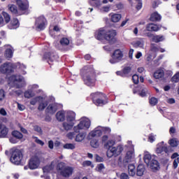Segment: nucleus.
I'll return each mask as SVG.
<instances>
[{
    "label": "nucleus",
    "instance_id": "nucleus-9",
    "mask_svg": "<svg viewBox=\"0 0 179 179\" xmlns=\"http://www.w3.org/2000/svg\"><path fill=\"white\" fill-rule=\"evenodd\" d=\"M92 99H93V102L94 103L95 105L96 106H104V104L106 103V101H104L103 99H99V97H103L106 98V95L103 94L101 92H95L91 94ZM94 99H97L96 101H94Z\"/></svg>",
    "mask_w": 179,
    "mask_h": 179
},
{
    "label": "nucleus",
    "instance_id": "nucleus-64",
    "mask_svg": "<svg viewBox=\"0 0 179 179\" xmlns=\"http://www.w3.org/2000/svg\"><path fill=\"white\" fill-rule=\"evenodd\" d=\"M75 132H70L67 134V138H69V139H73L75 138Z\"/></svg>",
    "mask_w": 179,
    "mask_h": 179
},
{
    "label": "nucleus",
    "instance_id": "nucleus-6",
    "mask_svg": "<svg viewBox=\"0 0 179 179\" xmlns=\"http://www.w3.org/2000/svg\"><path fill=\"white\" fill-rule=\"evenodd\" d=\"M91 125V122L90 120L87 117H82L80 120V123L77 125L75 126L73 129L75 132H79L80 129H89L90 128Z\"/></svg>",
    "mask_w": 179,
    "mask_h": 179
},
{
    "label": "nucleus",
    "instance_id": "nucleus-35",
    "mask_svg": "<svg viewBox=\"0 0 179 179\" xmlns=\"http://www.w3.org/2000/svg\"><path fill=\"white\" fill-rule=\"evenodd\" d=\"M128 173L129 175L131 177H134V176H135L136 171L135 170V165L134 164H129L128 166Z\"/></svg>",
    "mask_w": 179,
    "mask_h": 179
},
{
    "label": "nucleus",
    "instance_id": "nucleus-40",
    "mask_svg": "<svg viewBox=\"0 0 179 179\" xmlns=\"http://www.w3.org/2000/svg\"><path fill=\"white\" fill-rule=\"evenodd\" d=\"M86 138L85 133H80L76 136V142H82Z\"/></svg>",
    "mask_w": 179,
    "mask_h": 179
},
{
    "label": "nucleus",
    "instance_id": "nucleus-19",
    "mask_svg": "<svg viewBox=\"0 0 179 179\" xmlns=\"http://www.w3.org/2000/svg\"><path fill=\"white\" fill-rule=\"evenodd\" d=\"M117 36V31L114 29H110L107 31L105 34V40H107V41H113L114 40V38Z\"/></svg>",
    "mask_w": 179,
    "mask_h": 179
},
{
    "label": "nucleus",
    "instance_id": "nucleus-24",
    "mask_svg": "<svg viewBox=\"0 0 179 179\" xmlns=\"http://www.w3.org/2000/svg\"><path fill=\"white\" fill-rule=\"evenodd\" d=\"M8 132H9V129L6 126L0 123V138H6V135H8Z\"/></svg>",
    "mask_w": 179,
    "mask_h": 179
},
{
    "label": "nucleus",
    "instance_id": "nucleus-14",
    "mask_svg": "<svg viewBox=\"0 0 179 179\" xmlns=\"http://www.w3.org/2000/svg\"><path fill=\"white\" fill-rule=\"evenodd\" d=\"M135 159V152L134 150V146L131 147V150L127 151V155L124 159V163H130V162L134 161Z\"/></svg>",
    "mask_w": 179,
    "mask_h": 179
},
{
    "label": "nucleus",
    "instance_id": "nucleus-45",
    "mask_svg": "<svg viewBox=\"0 0 179 179\" xmlns=\"http://www.w3.org/2000/svg\"><path fill=\"white\" fill-rule=\"evenodd\" d=\"M111 10V5L103 6L100 8L101 12H103L105 13H108V12Z\"/></svg>",
    "mask_w": 179,
    "mask_h": 179
},
{
    "label": "nucleus",
    "instance_id": "nucleus-49",
    "mask_svg": "<svg viewBox=\"0 0 179 179\" xmlns=\"http://www.w3.org/2000/svg\"><path fill=\"white\" fill-rule=\"evenodd\" d=\"M3 16L4 17V20H5L6 23L10 22V15H9V14H8V13L3 12Z\"/></svg>",
    "mask_w": 179,
    "mask_h": 179
},
{
    "label": "nucleus",
    "instance_id": "nucleus-33",
    "mask_svg": "<svg viewBox=\"0 0 179 179\" xmlns=\"http://www.w3.org/2000/svg\"><path fill=\"white\" fill-rule=\"evenodd\" d=\"M6 47L7 48L6 50L5 57L8 59L12 58L13 57V51L12 50V47L10 45H7Z\"/></svg>",
    "mask_w": 179,
    "mask_h": 179
},
{
    "label": "nucleus",
    "instance_id": "nucleus-5",
    "mask_svg": "<svg viewBox=\"0 0 179 179\" xmlns=\"http://www.w3.org/2000/svg\"><path fill=\"white\" fill-rule=\"evenodd\" d=\"M23 159V154L22 151L19 149H12L11 150V157L10 158V162L15 166H19L22 163V159Z\"/></svg>",
    "mask_w": 179,
    "mask_h": 179
},
{
    "label": "nucleus",
    "instance_id": "nucleus-38",
    "mask_svg": "<svg viewBox=\"0 0 179 179\" xmlns=\"http://www.w3.org/2000/svg\"><path fill=\"white\" fill-rule=\"evenodd\" d=\"M8 9L11 13H13L14 15H19V13L17 12V7L15 5L9 4Z\"/></svg>",
    "mask_w": 179,
    "mask_h": 179
},
{
    "label": "nucleus",
    "instance_id": "nucleus-20",
    "mask_svg": "<svg viewBox=\"0 0 179 179\" xmlns=\"http://www.w3.org/2000/svg\"><path fill=\"white\" fill-rule=\"evenodd\" d=\"M57 159H55L52 162L50 165L45 166L43 169L44 174H45V173H52V171H54V169H55V166H57Z\"/></svg>",
    "mask_w": 179,
    "mask_h": 179
},
{
    "label": "nucleus",
    "instance_id": "nucleus-44",
    "mask_svg": "<svg viewBox=\"0 0 179 179\" xmlns=\"http://www.w3.org/2000/svg\"><path fill=\"white\" fill-rule=\"evenodd\" d=\"M164 41V36H154V37L152 38V41H154V43H160V41Z\"/></svg>",
    "mask_w": 179,
    "mask_h": 179
},
{
    "label": "nucleus",
    "instance_id": "nucleus-59",
    "mask_svg": "<svg viewBox=\"0 0 179 179\" xmlns=\"http://www.w3.org/2000/svg\"><path fill=\"white\" fill-rule=\"evenodd\" d=\"M34 130L36 131V132H38V134H43V130L41 129V127L36 125L34 127Z\"/></svg>",
    "mask_w": 179,
    "mask_h": 179
},
{
    "label": "nucleus",
    "instance_id": "nucleus-25",
    "mask_svg": "<svg viewBox=\"0 0 179 179\" xmlns=\"http://www.w3.org/2000/svg\"><path fill=\"white\" fill-rule=\"evenodd\" d=\"M146 29L148 31H159L162 29V26L151 23L147 25Z\"/></svg>",
    "mask_w": 179,
    "mask_h": 179
},
{
    "label": "nucleus",
    "instance_id": "nucleus-11",
    "mask_svg": "<svg viewBox=\"0 0 179 179\" xmlns=\"http://www.w3.org/2000/svg\"><path fill=\"white\" fill-rule=\"evenodd\" d=\"M122 57H124L122 51H121L120 49H117L114 51L112 55V58L109 60V62L110 64H117V62H120V61L122 59Z\"/></svg>",
    "mask_w": 179,
    "mask_h": 179
},
{
    "label": "nucleus",
    "instance_id": "nucleus-15",
    "mask_svg": "<svg viewBox=\"0 0 179 179\" xmlns=\"http://www.w3.org/2000/svg\"><path fill=\"white\" fill-rule=\"evenodd\" d=\"M106 33H107V29L105 28H100L95 31V38L96 40H104L106 38Z\"/></svg>",
    "mask_w": 179,
    "mask_h": 179
},
{
    "label": "nucleus",
    "instance_id": "nucleus-63",
    "mask_svg": "<svg viewBox=\"0 0 179 179\" xmlns=\"http://www.w3.org/2000/svg\"><path fill=\"white\" fill-rule=\"evenodd\" d=\"M147 92H148V90L144 89V90H143L141 92V93H140L139 94H140V96H141V97H145Z\"/></svg>",
    "mask_w": 179,
    "mask_h": 179
},
{
    "label": "nucleus",
    "instance_id": "nucleus-36",
    "mask_svg": "<svg viewBox=\"0 0 179 179\" xmlns=\"http://www.w3.org/2000/svg\"><path fill=\"white\" fill-rule=\"evenodd\" d=\"M152 161V155L148 152H144V162L147 164V166L150 164V162Z\"/></svg>",
    "mask_w": 179,
    "mask_h": 179
},
{
    "label": "nucleus",
    "instance_id": "nucleus-22",
    "mask_svg": "<svg viewBox=\"0 0 179 179\" xmlns=\"http://www.w3.org/2000/svg\"><path fill=\"white\" fill-rule=\"evenodd\" d=\"M39 105L38 107V110L39 111H43L45 109V107L48 106V101L45 100V98H43V96H41V99L39 100L38 102Z\"/></svg>",
    "mask_w": 179,
    "mask_h": 179
},
{
    "label": "nucleus",
    "instance_id": "nucleus-47",
    "mask_svg": "<svg viewBox=\"0 0 179 179\" xmlns=\"http://www.w3.org/2000/svg\"><path fill=\"white\" fill-rule=\"evenodd\" d=\"M12 135L14 138H17V139H22L23 138V134L17 131H13Z\"/></svg>",
    "mask_w": 179,
    "mask_h": 179
},
{
    "label": "nucleus",
    "instance_id": "nucleus-55",
    "mask_svg": "<svg viewBox=\"0 0 179 179\" xmlns=\"http://www.w3.org/2000/svg\"><path fill=\"white\" fill-rule=\"evenodd\" d=\"M83 166L84 167H87L89 166H91V167H94V166L93 164H92V162L90 161H85L83 162Z\"/></svg>",
    "mask_w": 179,
    "mask_h": 179
},
{
    "label": "nucleus",
    "instance_id": "nucleus-37",
    "mask_svg": "<svg viewBox=\"0 0 179 179\" xmlns=\"http://www.w3.org/2000/svg\"><path fill=\"white\" fill-rule=\"evenodd\" d=\"M115 145V141L114 140H109L107 143L104 145L105 148L108 149V150H111L112 148H115L114 145Z\"/></svg>",
    "mask_w": 179,
    "mask_h": 179
},
{
    "label": "nucleus",
    "instance_id": "nucleus-60",
    "mask_svg": "<svg viewBox=\"0 0 179 179\" xmlns=\"http://www.w3.org/2000/svg\"><path fill=\"white\" fill-rule=\"evenodd\" d=\"M38 89V85H32L29 86V90H31L32 92H36Z\"/></svg>",
    "mask_w": 179,
    "mask_h": 179
},
{
    "label": "nucleus",
    "instance_id": "nucleus-57",
    "mask_svg": "<svg viewBox=\"0 0 179 179\" xmlns=\"http://www.w3.org/2000/svg\"><path fill=\"white\" fill-rule=\"evenodd\" d=\"M178 81H179V72L172 77V82H175L176 83H177V82Z\"/></svg>",
    "mask_w": 179,
    "mask_h": 179
},
{
    "label": "nucleus",
    "instance_id": "nucleus-51",
    "mask_svg": "<svg viewBox=\"0 0 179 179\" xmlns=\"http://www.w3.org/2000/svg\"><path fill=\"white\" fill-rule=\"evenodd\" d=\"M33 139H34V142H36V143H38V145H41V146H44V143L43 142V141L38 139V137L33 136Z\"/></svg>",
    "mask_w": 179,
    "mask_h": 179
},
{
    "label": "nucleus",
    "instance_id": "nucleus-4",
    "mask_svg": "<svg viewBox=\"0 0 179 179\" xmlns=\"http://www.w3.org/2000/svg\"><path fill=\"white\" fill-rule=\"evenodd\" d=\"M110 128L99 126L89 134L88 138L89 139H92V138H99V136H101L103 134H110Z\"/></svg>",
    "mask_w": 179,
    "mask_h": 179
},
{
    "label": "nucleus",
    "instance_id": "nucleus-2",
    "mask_svg": "<svg viewBox=\"0 0 179 179\" xmlns=\"http://www.w3.org/2000/svg\"><path fill=\"white\" fill-rule=\"evenodd\" d=\"M57 173L64 177L69 178L72 174H73V167L66 165L65 162H60L57 165Z\"/></svg>",
    "mask_w": 179,
    "mask_h": 179
},
{
    "label": "nucleus",
    "instance_id": "nucleus-39",
    "mask_svg": "<svg viewBox=\"0 0 179 179\" xmlns=\"http://www.w3.org/2000/svg\"><path fill=\"white\" fill-rule=\"evenodd\" d=\"M90 145L92 146V148H94V149H97V148L100 146V143L99 142V139L97 138L92 139L90 141Z\"/></svg>",
    "mask_w": 179,
    "mask_h": 179
},
{
    "label": "nucleus",
    "instance_id": "nucleus-53",
    "mask_svg": "<svg viewBox=\"0 0 179 179\" xmlns=\"http://www.w3.org/2000/svg\"><path fill=\"white\" fill-rule=\"evenodd\" d=\"M132 80L135 85H138L139 83V76L138 75H134L132 76Z\"/></svg>",
    "mask_w": 179,
    "mask_h": 179
},
{
    "label": "nucleus",
    "instance_id": "nucleus-17",
    "mask_svg": "<svg viewBox=\"0 0 179 179\" xmlns=\"http://www.w3.org/2000/svg\"><path fill=\"white\" fill-rule=\"evenodd\" d=\"M170 153L172 151H169V148H167L166 145H164V142L159 143L157 146L156 153L160 155L161 153Z\"/></svg>",
    "mask_w": 179,
    "mask_h": 179
},
{
    "label": "nucleus",
    "instance_id": "nucleus-18",
    "mask_svg": "<svg viewBox=\"0 0 179 179\" xmlns=\"http://www.w3.org/2000/svg\"><path fill=\"white\" fill-rule=\"evenodd\" d=\"M16 3L20 10L29 9V1L27 0H17Z\"/></svg>",
    "mask_w": 179,
    "mask_h": 179
},
{
    "label": "nucleus",
    "instance_id": "nucleus-8",
    "mask_svg": "<svg viewBox=\"0 0 179 179\" xmlns=\"http://www.w3.org/2000/svg\"><path fill=\"white\" fill-rule=\"evenodd\" d=\"M122 150H124V147L121 145L113 147L110 150H108L106 153L107 157L111 158L113 156H120L122 153Z\"/></svg>",
    "mask_w": 179,
    "mask_h": 179
},
{
    "label": "nucleus",
    "instance_id": "nucleus-56",
    "mask_svg": "<svg viewBox=\"0 0 179 179\" xmlns=\"http://www.w3.org/2000/svg\"><path fill=\"white\" fill-rule=\"evenodd\" d=\"M106 169L104 167V164H100L96 166V171H99V173H101V171L104 170Z\"/></svg>",
    "mask_w": 179,
    "mask_h": 179
},
{
    "label": "nucleus",
    "instance_id": "nucleus-41",
    "mask_svg": "<svg viewBox=\"0 0 179 179\" xmlns=\"http://www.w3.org/2000/svg\"><path fill=\"white\" fill-rule=\"evenodd\" d=\"M169 143L172 148H177V146H178L179 141L177 138H172L169 140Z\"/></svg>",
    "mask_w": 179,
    "mask_h": 179
},
{
    "label": "nucleus",
    "instance_id": "nucleus-12",
    "mask_svg": "<svg viewBox=\"0 0 179 179\" xmlns=\"http://www.w3.org/2000/svg\"><path fill=\"white\" fill-rule=\"evenodd\" d=\"M15 68V64L11 62H6L0 66V72L2 73H10Z\"/></svg>",
    "mask_w": 179,
    "mask_h": 179
},
{
    "label": "nucleus",
    "instance_id": "nucleus-28",
    "mask_svg": "<svg viewBox=\"0 0 179 179\" xmlns=\"http://www.w3.org/2000/svg\"><path fill=\"white\" fill-rule=\"evenodd\" d=\"M150 20L151 22H159V20H162V15L159 13L155 12L151 14Z\"/></svg>",
    "mask_w": 179,
    "mask_h": 179
},
{
    "label": "nucleus",
    "instance_id": "nucleus-23",
    "mask_svg": "<svg viewBox=\"0 0 179 179\" xmlns=\"http://www.w3.org/2000/svg\"><path fill=\"white\" fill-rule=\"evenodd\" d=\"M131 45L135 48H143V47L145 46V41H143V38H139L135 41H133L131 43Z\"/></svg>",
    "mask_w": 179,
    "mask_h": 179
},
{
    "label": "nucleus",
    "instance_id": "nucleus-58",
    "mask_svg": "<svg viewBox=\"0 0 179 179\" xmlns=\"http://www.w3.org/2000/svg\"><path fill=\"white\" fill-rule=\"evenodd\" d=\"M131 67L129 66L124 67V69H123V73L124 75H128V73H131Z\"/></svg>",
    "mask_w": 179,
    "mask_h": 179
},
{
    "label": "nucleus",
    "instance_id": "nucleus-10",
    "mask_svg": "<svg viewBox=\"0 0 179 179\" xmlns=\"http://www.w3.org/2000/svg\"><path fill=\"white\" fill-rule=\"evenodd\" d=\"M47 24V20L43 16L38 17L35 22V29L40 31L45 29V24Z\"/></svg>",
    "mask_w": 179,
    "mask_h": 179
},
{
    "label": "nucleus",
    "instance_id": "nucleus-30",
    "mask_svg": "<svg viewBox=\"0 0 179 179\" xmlns=\"http://www.w3.org/2000/svg\"><path fill=\"white\" fill-rule=\"evenodd\" d=\"M56 118L59 122L65 121V111L60 110L57 113Z\"/></svg>",
    "mask_w": 179,
    "mask_h": 179
},
{
    "label": "nucleus",
    "instance_id": "nucleus-50",
    "mask_svg": "<svg viewBox=\"0 0 179 179\" xmlns=\"http://www.w3.org/2000/svg\"><path fill=\"white\" fill-rule=\"evenodd\" d=\"M158 100L157 98L155 97H152L150 100H149V103L150 104V106H156V104H157L158 103Z\"/></svg>",
    "mask_w": 179,
    "mask_h": 179
},
{
    "label": "nucleus",
    "instance_id": "nucleus-7",
    "mask_svg": "<svg viewBox=\"0 0 179 179\" xmlns=\"http://www.w3.org/2000/svg\"><path fill=\"white\" fill-rule=\"evenodd\" d=\"M10 80L13 82L15 87H17V89H20V87H23V86L26 85L24 78L22 76H11L10 78Z\"/></svg>",
    "mask_w": 179,
    "mask_h": 179
},
{
    "label": "nucleus",
    "instance_id": "nucleus-26",
    "mask_svg": "<svg viewBox=\"0 0 179 179\" xmlns=\"http://www.w3.org/2000/svg\"><path fill=\"white\" fill-rule=\"evenodd\" d=\"M95 2V5L97 8H99V6H101L103 4L106 5V3H108V2H114V0H91Z\"/></svg>",
    "mask_w": 179,
    "mask_h": 179
},
{
    "label": "nucleus",
    "instance_id": "nucleus-34",
    "mask_svg": "<svg viewBox=\"0 0 179 179\" xmlns=\"http://www.w3.org/2000/svg\"><path fill=\"white\" fill-rule=\"evenodd\" d=\"M164 76V71L159 69L157 70L156 72L154 73V78L155 79H162Z\"/></svg>",
    "mask_w": 179,
    "mask_h": 179
},
{
    "label": "nucleus",
    "instance_id": "nucleus-61",
    "mask_svg": "<svg viewBox=\"0 0 179 179\" xmlns=\"http://www.w3.org/2000/svg\"><path fill=\"white\" fill-rule=\"evenodd\" d=\"M151 51L154 52H157L159 51V47L156 46L155 45H151Z\"/></svg>",
    "mask_w": 179,
    "mask_h": 179
},
{
    "label": "nucleus",
    "instance_id": "nucleus-31",
    "mask_svg": "<svg viewBox=\"0 0 179 179\" xmlns=\"http://www.w3.org/2000/svg\"><path fill=\"white\" fill-rule=\"evenodd\" d=\"M148 166L152 170H159V162L156 159H151Z\"/></svg>",
    "mask_w": 179,
    "mask_h": 179
},
{
    "label": "nucleus",
    "instance_id": "nucleus-13",
    "mask_svg": "<svg viewBox=\"0 0 179 179\" xmlns=\"http://www.w3.org/2000/svg\"><path fill=\"white\" fill-rule=\"evenodd\" d=\"M29 166L31 170L38 169V166H40V159L38 158V157L35 156L31 158Z\"/></svg>",
    "mask_w": 179,
    "mask_h": 179
},
{
    "label": "nucleus",
    "instance_id": "nucleus-27",
    "mask_svg": "<svg viewBox=\"0 0 179 179\" xmlns=\"http://www.w3.org/2000/svg\"><path fill=\"white\" fill-rule=\"evenodd\" d=\"M109 16H110V21L113 23H118L120 20H121V14H109Z\"/></svg>",
    "mask_w": 179,
    "mask_h": 179
},
{
    "label": "nucleus",
    "instance_id": "nucleus-3",
    "mask_svg": "<svg viewBox=\"0 0 179 179\" xmlns=\"http://www.w3.org/2000/svg\"><path fill=\"white\" fill-rule=\"evenodd\" d=\"M76 114L73 111H68L66 115V120L62 123L64 131H71L75 125V118Z\"/></svg>",
    "mask_w": 179,
    "mask_h": 179
},
{
    "label": "nucleus",
    "instance_id": "nucleus-21",
    "mask_svg": "<svg viewBox=\"0 0 179 179\" xmlns=\"http://www.w3.org/2000/svg\"><path fill=\"white\" fill-rule=\"evenodd\" d=\"M58 107H59V104H58V103L50 104L48 106L46 111L49 114H55V113H57V110H58Z\"/></svg>",
    "mask_w": 179,
    "mask_h": 179
},
{
    "label": "nucleus",
    "instance_id": "nucleus-32",
    "mask_svg": "<svg viewBox=\"0 0 179 179\" xmlns=\"http://www.w3.org/2000/svg\"><path fill=\"white\" fill-rule=\"evenodd\" d=\"M145 173V166L143 164H139L137 167L136 175L138 177H142Z\"/></svg>",
    "mask_w": 179,
    "mask_h": 179
},
{
    "label": "nucleus",
    "instance_id": "nucleus-48",
    "mask_svg": "<svg viewBox=\"0 0 179 179\" xmlns=\"http://www.w3.org/2000/svg\"><path fill=\"white\" fill-rule=\"evenodd\" d=\"M41 99V96H36L35 98H33L30 101V104H31V106H36L37 103H39Z\"/></svg>",
    "mask_w": 179,
    "mask_h": 179
},
{
    "label": "nucleus",
    "instance_id": "nucleus-54",
    "mask_svg": "<svg viewBox=\"0 0 179 179\" xmlns=\"http://www.w3.org/2000/svg\"><path fill=\"white\" fill-rule=\"evenodd\" d=\"M119 178H120V179H129V176L128 175V173H122L119 176Z\"/></svg>",
    "mask_w": 179,
    "mask_h": 179
},
{
    "label": "nucleus",
    "instance_id": "nucleus-62",
    "mask_svg": "<svg viewBox=\"0 0 179 179\" xmlns=\"http://www.w3.org/2000/svg\"><path fill=\"white\" fill-rule=\"evenodd\" d=\"M5 99V91L0 90V100L2 101Z\"/></svg>",
    "mask_w": 179,
    "mask_h": 179
},
{
    "label": "nucleus",
    "instance_id": "nucleus-46",
    "mask_svg": "<svg viewBox=\"0 0 179 179\" xmlns=\"http://www.w3.org/2000/svg\"><path fill=\"white\" fill-rule=\"evenodd\" d=\"M64 149H68L70 150H73L76 148V145L73 143H66L63 146Z\"/></svg>",
    "mask_w": 179,
    "mask_h": 179
},
{
    "label": "nucleus",
    "instance_id": "nucleus-52",
    "mask_svg": "<svg viewBox=\"0 0 179 179\" xmlns=\"http://www.w3.org/2000/svg\"><path fill=\"white\" fill-rule=\"evenodd\" d=\"M136 2L137 3L136 9H137V10H141V9H142V0H136Z\"/></svg>",
    "mask_w": 179,
    "mask_h": 179
},
{
    "label": "nucleus",
    "instance_id": "nucleus-43",
    "mask_svg": "<svg viewBox=\"0 0 179 179\" xmlns=\"http://www.w3.org/2000/svg\"><path fill=\"white\" fill-rule=\"evenodd\" d=\"M69 45V39L67 38H62L60 40V47H67Z\"/></svg>",
    "mask_w": 179,
    "mask_h": 179
},
{
    "label": "nucleus",
    "instance_id": "nucleus-1",
    "mask_svg": "<svg viewBox=\"0 0 179 179\" xmlns=\"http://www.w3.org/2000/svg\"><path fill=\"white\" fill-rule=\"evenodd\" d=\"M81 76L87 86H94V83H96V72L93 66H84L81 70Z\"/></svg>",
    "mask_w": 179,
    "mask_h": 179
},
{
    "label": "nucleus",
    "instance_id": "nucleus-42",
    "mask_svg": "<svg viewBox=\"0 0 179 179\" xmlns=\"http://www.w3.org/2000/svg\"><path fill=\"white\" fill-rule=\"evenodd\" d=\"M34 92H32L31 90H28L24 94V96L26 99H31V97H34L35 96Z\"/></svg>",
    "mask_w": 179,
    "mask_h": 179
},
{
    "label": "nucleus",
    "instance_id": "nucleus-16",
    "mask_svg": "<svg viewBox=\"0 0 179 179\" xmlns=\"http://www.w3.org/2000/svg\"><path fill=\"white\" fill-rule=\"evenodd\" d=\"M45 59H47L48 64L51 65L52 62H55L58 59V55L56 53H46L44 55Z\"/></svg>",
    "mask_w": 179,
    "mask_h": 179
},
{
    "label": "nucleus",
    "instance_id": "nucleus-29",
    "mask_svg": "<svg viewBox=\"0 0 179 179\" xmlns=\"http://www.w3.org/2000/svg\"><path fill=\"white\" fill-rule=\"evenodd\" d=\"M17 27H19V20H17L16 18H14L8 25V29L12 30L13 29H17Z\"/></svg>",
    "mask_w": 179,
    "mask_h": 179
}]
</instances>
